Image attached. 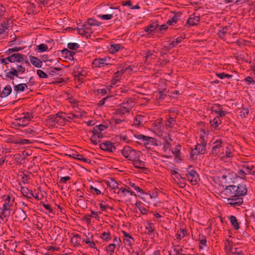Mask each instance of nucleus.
<instances>
[{"label": "nucleus", "mask_w": 255, "mask_h": 255, "mask_svg": "<svg viewBox=\"0 0 255 255\" xmlns=\"http://www.w3.org/2000/svg\"><path fill=\"white\" fill-rule=\"evenodd\" d=\"M248 191L247 185L243 183L231 185L222 191L221 196L228 206L237 208L243 204V197L247 195Z\"/></svg>", "instance_id": "f257e3e1"}, {"label": "nucleus", "mask_w": 255, "mask_h": 255, "mask_svg": "<svg viewBox=\"0 0 255 255\" xmlns=\"http://www.w3.org/2000/svg\"><path fill=\"white\" fill-rule=\"evenodd\" d=\"M6 69L4 70L5 77L3 78L2 75L0 74V77L3 79L14 80V77H18V74H24L26 71L24 67L17 63L15 64H10L9 65L6 66Z\"/></svg>", "instance_id": "f03ea898"}, {"label": "nucleus", "mask_w": 255, "mask_h": 255, "mask_svg": "<svg viewBox=\"0 0 255 255\" xmlns=\"http://www.w3.org/2000/svg\"><path fill=\"white\" fill-rule=\"evenodd\" d=\"M134 106V102L132 99L124 100L115 110V116L123 117L126 113H129Z\"/></svg>", "instance_id": "7ed1b4c3"}, {"label": "nucleus", "mask_w": 255, "mask_h": 255, "mask_svg": "<svg viewBox=\"0 0 255 255\" xmlns=\"http://www.w3.org/2000/svg\"><path fill=\"white\" fill-rule=\"evenodd\" d=\"M24 55L22 54L16 53L12 54L5 58H3V56H1L0 59V62L3 65H9V63L13 64L15 62L20 63L23 61Z\"/></svg>", "instance_id": "20e7f679"}, {"label": "nucleus", "mask_w": 255, "mask_h": 255, "mask_svg": "<svg viewBox=\"0 0 255 255\" xmlns=\"http://www.w3.org/2000/svg\"><path fill=\"white\" fill-rule=\"evenodd\" d=\"M199 141L200 143H197L195 148L192 149L190 155L193 158L194 155L204 154L206 152L207 142L205 141L203 136H200Z\"/></svg>", "instance_id": "39448f33"}, {"label": "nucleus", "mask_w": 255, "mask_h": 255, "mask_svg": "<svg viewBox=\"0 0 255 255\" xmlns=\"http://www.w3.org/2000/svg\"><path fill=\"white\" fill-rule=\"evenodd\" d=\"M121 153L126 159L131 161L139 157V151L132 149L129 146H125L121 150Z\"/></svg>", "instance_id": "423d86ee"}, {"label": "nucleus", "mask_w": 255, "mask_h": 255, "mask_svg": "<svg viewBox=\"0 0 255 255\" xmlns=\"http://www.w3.org/2000/svg\"><path fill=\"white\" fill-rule=\"evenodd\" d=\"M185 175L184 179H187L192 185L197 184L200 180L197 172L192 169L191 167L187 168Z\"/></svg>", "instance_id": "0eeeda50"}, {"label": "nucleus", "mask_w": 255, "mask_h": 255, "mask_svg": "<svg viewBox=\"0 0 255 255\" xmlns=\"http://www.w3.org/2000/svg\"><path fill=\"white\" fill-rule=\"evenodd\" d=\"M223 144V141L222 139H218L215 140L213 142V146L212 148L211 153L215 156H218L219 157V155L222 151L224 150Z\"/></svg>", "instance_id": "6e6552de"}, {"label": "nucleus", "mask_w": 255, "mask_h": 255, "mask_svg": "<svg viewBox=\"0 0 255 255\" xmlns=\"http://www.w3.org/2000/svg\"><path fill=\"white\" fill-rule=\"evenodd\" d=\"M33 118V115L32 113L24 112L22 114V117L17 119L19 122L18 123L19 128H24Z\"/></svg>", "instance_id": "1a4fd4ad"}, {"label": "nucleus", "mask_w": 255, "mask_h": 255, "mask_svg": "<svg viewBox=\"0 0 255 255\" xmlns=\"http://www.w3.org/2000/svg\"><path fill=\"white\" fill-rule=\"evenodd\" d=\"M111 61L109 57L102 58H95L92 63L93 68H100L105 67L109 64Z\"/></svg>", "instance_id": "9d476101"}, {"label": "nucleus", "mask_w": 255, "mask_h": 255, "mask_svg": "<svg viewBox=\"0 0 255 255\" xmlns=\"http://www.w3.org/2000/svg\"><path fill=\"white\" fill-rule=\"evenodd\" d=\"M13 215L15 222L19 223H22L25 221L27 217L26 214V211L22 210L21 208H19L18 209L15 210L13 212Z\"/></svg>", "instance_id": "9b49d317"}, {"label": "nucleus", "mask_w": 255, "mask_h": 255, "mask_svg": "<svg viewBox=\"0 0 255 255\" xmlns=\"http://www.w3.org/2000/svg\"><path fill=\"white\" fill-rule=\"evenodd\" d=\"M158 26V24L157 22L152 23L144 28V29L140 32L141 36H145L146 37H150V34L152 32L154 31Z\"/></svg>", "instance_id": "f8f14e48"}, {"label": "nucleus", "mask_w": 255, "mask_h": 255, "mask_svg": "<svg viewBox=\"0 0 255 255\" xmlns=\"http://www.w3.org/2000/svg\"><path fill=\"white\" fill-rule=\"evenodd\" d=\"M0 218L1 220H3L4 219L5 221H7V218L9 217L10 216L11 211L12 210V207L10 206H8L3 204L2 207L0 208Z\"/></svg>", "instance_id": "ddd939ff"}, {"label": "nucleus", "mask_w": 255, "mask_h": 255, "mask_svg": "<svg viewBox=\"0 0 255 255\" xmlns=\"http://www.w3.org/2000/svg\"><path fill=\"white\" fill-rule=\"evenodd\" d=\"M87 74V71L84 68L81 67L79 65H76L74 66L73 75L75 78L80 76L86 77Z\"/></svg>", "instance_id": "4468645a"}, {"label": "nucleus", "mask_w": 255, "mask_h": 255, "mask_svg": "<svg viewBox=\"0 0 255 255\" xmlns=\"http://www.w3.org/2000/svg\"><path fill=\"white\" fill-rule=\"evenodd\" d=\"M100 148L103 150L110 152H113L116 149V147L114 144L109 141H106L100 143Z\"/></svg>", "instance_id": "2eb2a0df"}, {"label": "nucleus", "mask_w": 255, "mask_h": 255, "mask_svg": "<svg viewBox=\"0 0 255 255\" xmlns=\"http://www.w3.org/2000/svg\"><path fill=\"white\" fill-rule=\"evenodd\" d=\"M162 136H163V145L164 151H166L167 150H170L171 145L170 141L172 140L170 137V135L169 133H165L164 135H162Z\"/></svg>", "instance_id": "dca6fc26"}, {"label": "nucleus", "mask_w": 255, "mask_h": 255, "mask_svg": "<svg viewBox=\"0 0 255 255\" xmlns=\"http://www.w3.org/2000/svg\"><path fill=\"white\" fill-rule=\"evenodd\" d=\"M2 198L4 205L13 207L15 198L12 193L9 192L6 195H4Z\"/></svg>", "instance_id": "f3484780"}, {"label": "nucleus", "mask_w": 255, "mask_h": 255, "mask_svg": "<svg viewBox=\"0 0 255 255\" xmlns=\"http://www.w3.org/2000/svg\"><path fill=\"white\" fill-rule=\"evenodd\" d=\"M122 233L124 235L123 242L124 244L126 246L131 247L134 242L133 238L129 235L128 233L124 231H123Z\"/></svg>", "instance_id": "a211bd4d"}, {"label": "nucleus", "mask_w": 255, "mask_h": 255, "mask_svg": "<svg viewBox=\"0 0 255 255\" xmlns=\"http://www.w3.org/2000/svg\"><path fill=\"white\" fill-rule=\"evenodd\" d=\"M144 117L140 115H136L133 119L132 124V126L136 128H140L143 127L144 123Z\"/></svg>", "instance_id": "6ab92c4d"}, {"label": "nucleus", "mask_w": 255, "mask_h": 255, "mask_svg": "<svg viewBox=\"0 0 255 255\" xmlns=\"http://www.w3.org/2000/svg\"><path fill=\"white\" fill-rule=\"evenodd\" d=\"M10 19L8 18H4V20L0 23V35L3 34L8 29L9 25L11 23Z\"/></svg>", "instance_id": "aec40b11"}, {"label": "nucleus", "mask_w": 255, "mask_h": 255, "mask_svg": "<svg viewBox=\"0 0 255 255\" xmlns=\"http://www.w3.org/2000/svg\"><path fill=\"white\" fill-rule=\"evenodd\" d=\"M200 20L199 15H196L195 13L191 14L190 17L188 19L187 23L191 26L197 25Z\"/></svg>", "instance_id": "412c9836"}, {"label": "nucleus", "mask_w": 255, "mask_h": 255, "mask_svg": "<svg viewBox=\"0 0 255 255\" xmlns=\"http://www.w3.org/2000/svg\"><path fill=\"white\" fill-rule=\"evenodd\" d=\"M176 123V116L174 115H169L168 118L165 121V126L166 128H171Z\"/></svg>", "instance_id": "4be33fe9"}, {"label": "nucleus", "mask_w": 255, "mask_h": 255, "mask_svg": "<svg viewBox=\"0 0 255 255\" xmlns=\"http://www.w3.org/2000/svg\"><path fill=\"white\" fill-rule=\"evenodd\" d=\"M145 140H143L142 144L147 148H150L151 145H156V140L151 137L146 136Z\"/></svg>", "instance_id": "5701e85b"}, {"label": "nucleus", "mask_w": 255, "mask_h": 255, "mask_svg": "<svg viewBox=\"0 0 255 255\" xmlns=\"http://www.w3.org/2000/svg\"><path fill=\"white\" fill-rule=\"evenodd\" d=\"M233 155V154L231 150V148L230 147H226L225 152H224V150H223L221 154L219 155V157L223 160H226L228 158L232 157Z\"/></svg>", "instance_id": "b1692460"}, {"label": "nucleus", "mask_w": 255, "mask_h": 255, "mask_svg": "<svg viewBox=\"0 0 255 255\" xmlns=\"http://www.w3.org/2000/svg\"><path fill=\"white\" fill-rule=\"evenodd\" d=\"M62 56L64 57L66 59L69 60H74V56L75 52L71 51L67 48H64L61 51Z\"/></svg>", "instance_id": "393cba45"}, {"label": "nucleus", "mask_w": 255, "mask_h": 255, "mask_svg": "<svg viewBox=\"0 0 255 255\" xmlns=\"http://www.w3.org/2000/svg\"><path fill=\"white\" fill-rule=\"evenodd\" d=\"M11 84L13 85L14 92H15L17 93L22 92L24 91L26 88H27V84L25 83L19 84L15 85L14 82L12 81Z\"/></svg>", "instance_id": "a878e982"}, {"label": "nucleus", "mask_w": 255, "mask_h": 255, "mask_svg": "<svg viewBox=\"0 0 255 255\" xmlns=\"http://www.w3.org/2000/svg\"><path fill=\"white\" fill-rule=\"evenodd\" d=\"M188 235L187 231L186 228L179 229L177 231V233L175 235L176 239L177 240L180 241L181 239L184 238L185 237Z\"/></svg>", "instance_id": "bb28decb"}, {"label": "nucleus", "mask_w": 255, "mask_h": 255, "mask_svg": "<svg viewBox=\"0 0 255 255\" xmlns=\"http://www.w3.org/2000/svg\"><path fill=\"white\" fill-rule=\"evenodd\" d=\"M12 92V88L10 85H6L0 92V99L5 98L10 94Z\"/></svg>", "instance_id": "cd10ccee"}, {"label": "nucleus", "mask_w": 255, "mask_h": 255, "mask_svg": "<svg viewBox=\"0 0 255 255\" xmlns=\"http://www.w3.org/2000/svg\"><path fill=\"white\" fill-rule=\"evenodd\" d=\"M121 12L119 6L117 7L111 6L110 7L109 14L112 15V18L117 17V18H118V17L121 15Z\"/></svg>", "instance_id": "c85d7f7f"}, {"label": "nucleus", "mask_w": 255, "mask_h": 255, "mask_svg": "<svg viewBox=\"0 0 255 255\" xmlns=\"http://www.w3.org/2000/svg\"><path fill=\"white\" fill-rule=\"evenodd\" d=\"M23 129H21L20 130L25 132V133L28 135H30V136H35L38 134V132L34 129V128L32 127H26L22 128Z\"/></svg>", "instance_id": "c756f323"}, {"label": "nucleus", "mask_w": 255, "mask_h": 255, "mask_svg": "<svg viewBox=\"0 0 255 255\" xmlns=\"http://www.w3.org/2000/svg\"><path fill=\"white\" fill-rule=\"evenodd\" d=\"M20 192L24 196L27 198L31 199L32 198V196H33L32 191L29 190L28 188L26 187H21Z\"/></svg>", "instance_id": "7c9ffc66"}, {"label": "nucleus", "mask_w": 255, "mask_h": 255, "mask_svg": "<svg viewBox=\"0 0 255 255\" xmlns=\"http://www.w3.org/2000/svg\"><path fill=\"white\" fill-rule=\"evenodd\" d=\"M31 63L37 68H40L42 66V61L37 57L30 56H29Z\"/></svg>", "instance_id": "2f4dec72"}, {"label": "nucleus", "mask_w": 255, "mask_h": 255, "mask_svg": "<svg viewBox=\"0 0 255 255\" xmlns=\"http://www.w3.org/2000/svg\"><path fill=\"white\" fill-rule=\"evenodd\" d=\"M229 220L232 226L235 230H238L240 229L239 223L235 216L231 215L229 217Z\"/></svg>", "instance_id": "473e14b6"}, {"label": "nucleus", "mask_w": 255, "mask_h": 255, "mask_svg": "<svg viewBox=\"0 0 255 255\" xmlns=\"http://www.w3.org/2000/svg\"><path fill=\"white\" fill-rule=\"evenodd\" d=\"M124 47L120 44H112L109 47V50L112 53H115L124 49Z\"/></svg>", "instance_id": "72a5a7b5"}, {"label": "nucleus", "mask_w": 255, "mask_h": 255, "mask_svg": "<svg viewBox=\"0 0 255 255\" xmlns=\"http://www.w3.org/2000/svg\"><path fill=\"white\" fill-rule=\"evenodd\" d=\"M242 167L247 174H254L255 173V167L252 165H250L248 163H246L243 165Z\"/></svg>", "instance_id": "f704fd0d"}, {"label": "nucleus", "mask_w": 255, "mask_h": 255, "mask_svg": "<svg viewBox=\"0 0 255 255\" xmlns=\"http://www.w3.org/2000/svg\"><path fill=\"white\" fill-rule=\"evenodd\" d=\"M120 191L123 194L124 196H126L127 193H129L130 195L135 196L134 192L130 190L129 187H128L127 188L121 187L120 188V190L118 192L116 191H115L114 192L115 193H117V194H120Z\"/></svg>", "instance_id": "c9c22d12"}, {"label": "nucleus", "mask_w": 255, "mask_h": 255, "mask_svg": "<svg viewBox=\"0 0 255 255\" xmlns=\"http://www.w3.org/2000/svg\"><path fill=\"white\" fill-rule=\"evenodd\" d=\"M103 137V133L96 134L92 136L91 140L93 144L97 145L100 142L101 140Z\"/></svg>", "instance_id": "e433bc0d"}, {"label": "nucleus", "mask_w": 255, "mask_h": 255, "mask_svg": "<svg viewBox=\"0 0 255 255\" xmlns=\"http://www.w3.org/2000/svg\"><path fill=\"white\" fill-rule=\"evenodd\" d=\"M107 184L108 186L112 188L114 190H120V188L118 186V183L114 178H110V179L107 182Z\"/></svg>", "instance_id": "4c0bfd02"}, {"label": "nucleus", "mask_w": 255, "mask_h": 255, "mask_svg": "<svg viewBox=\"0 0 255 255\" xmlns=\"http://www.w3.org/2000/svg\"><path fill=\"white\" fill-rule=\"evenodd\" d=\"M180 15L181 14L179 13L175 14L172 17L167 20V23L170 25H172L175 23H176Z\"/></svg>", "instance_id": "58836bf2"}, {"label": "nucleus", "mask_w": 255, "mask_h": 255, "mask_svg": "<svg viewBox=\"0 0 255 255\" xmlns=\"http://www.w3.org/2000/svg\"><path fill=\"white\" fill-rule=\"evenodd\" d=\"M133 165L136 168L143 169L144 166V162L139 159V157L135 160H132Z\"/></svg>", "instance_id": "ea45409f"}, {"label": "nucleus", "mask_w": 255, "mask_h": 255, "mask_svg": "<svg viewBox=\"0 0 255 255\" xmlns=\"http://www.w3.org/2000/svg\"><path fill=\"white\" fill-rule=\"evenodd\" d=\"M100 237L103 240L107 242H108L109 241H111L112 239V235L111 233L109 231L104 232L103 233H102L100 236Z\"/></svg>", "instance_id": "a19ab883"}, {"label": "nucleus", "mask_w": 255, "mask_h": 255, "mask_svg": "<svg viewBox=\"0 0 255 255\" xmlns=\"http://www.w3.org/2000/svg\"><path fill=\"white\" fill-rule=\"evenodd\" d=\"M116 247L115 244H110L105 247V250L110 255H113Z\"/></svg>", "instance_id": "79ce46f5"}, {"label": "nucleus", "mask_w": 255, "mask_h": 255, "mask_svg": "<svg viewBox=\"0 0 255 255\" xmlns=\"http://www.w3.org/2000/svg\"><path fill=\"white\" fill-rule=\"evenodd\" d=\"M65 121L70 122L71 120L78 119L81 116L72 113H65Z\"/></svg>", "instance_id": "37998d69"}, {"label": "nucleus", "mask_w": 255, "mask_h": 255, "mask_svg": "<svg viewBox=\"0 0 255 255\" xmlns=\"http://www.w3.org/2000/svg\"><path fill=\"white\" fill-rule=\"evenodd\" d=\"M210 123L212 127L217 128L221 123V121L219 117H216L212 120H210Z\"/></svg>", "instance_id": "c03bdc74"}, {"label": "nucleus", "mask_w": 255, "mask_h": 255, "mask_svg": "<svg viewBox=\"0 0 255 255\" xmlns=\"http://www.w3.org/2000/svg\"><path fill=\"white\" fill-rule=\"evenodd\" d=\"M128 185L129 187H131L136 190L137 192H139L140 193V194H144V191L143 190L140 188L139 187H138L137 185H136L134 183L129 182L128 183Z\"/></svg>", "instance_id": "a18cd8bd"}, {"label": "nucleus", "mask_w": 255, "mask_h": 255, "mask_svg": "<svg viewBox=\"0 0 255 255\" xmlns=\"http://www.w3.org/2000/svg\"><path fill=\"white\" fill-rule=\"evenodd\" d=\"M48 120L52 126H55V124H57L59 122V120L56 115L48 117Z\"/></svg>", "instance_id": "49530a36"}, {"label": "nucleus", "mask_w": 255, "mask_h": 255, "mask_svg": "<svg viewBox=\"0 0 255 255\" xmlns=\"http://www.w3.org/2000/svg\"><path fill=\"white\" fill-rule=\"evenodd\" d=\"M117 69L120 71L122 75H123L127 72L126 64L125 63H123L119 64Z\"/></svg>", "instance_id": "de8ad7c7"}, {"label": "nucleus", "mask_w": 255, "mask_h": 255, "mask_svg": "<svg viewBox=\"0 0 255 255\" xmlns=\"http://www.w3.org/2000/svg\"><path fill=\"white\" fill-rule=\"evenodd\" d=\"M87 22L91 26H99L101 24L100 22L98 21L97 19L94 18H90L88 19Z\"/></svg>", "instance_id": "09e8293b"}, {"label": "nucleus", "mask_w": 255, "mask_h": 255, "mask_svg": "<svg viewBox=\"0 0 255 255\" xmlns=\"http://www.w3.org/2000/svg\"><path fill=\"white\" fill-rule=\"evenodd\" d=\"M23 49V48H22L21 47H15L12 48H9L5 52V54H10L11 53L15 52H18L21 50H22Z\"/></svg>", "instance_id": "8fccbe9b"}, {"label": "nucleus", "mask_w": 255, "mask_h": 255, "mask_svg": "<svg viewBox=\"0 0 255 255\" xmlns=\"http://www.w3.org/2000/svg\"><path fill=\"white\" fill-rule=\"evenodd\" d=\"M14 160L17 164H20L23 160V156L20 154H16L13 155Z\"/></svg>", "instance_id": "3c124183"}, {"label": "nucleus", "mask_w": 255, "mask_h": 255, "mask_svg": "<svg viewBox=\"0 0 255 255\" xmlns=\"http://www.w3.org/2000/svg\"><path fill=\"white\" fill-rule=\"evenodd\" d=\"M216 76L221 79H223L226 78L230 79L233 77L232 75L226 74L224 72L216 73Z\"/></svg>", "instance_id": "603ef678"}, {"label": "nucleus", "mask_w": 255, "mask_h": 255, "mask_svg": "<svg viewBox=\"0 0 255 255\" xmlns=\"http://www.w3.org/2000/svg\"><path fill=\"white\" fill-rule=\"evenodd\" d=\"M48 46L43 43H41L37 46V50L40 52H45L48 50Z\"/></svg>", "instance_id": "864d4df0"}, {"label": "nucleus", "mask_w": 255, "mask_h": 255, "mask_svg": "<svg viewBox=\"0 0 255 255\" xmlns=\"http://www.w3.org/2000/svg\"><path fill=\"white\" fill-rule=\"evenodd\" d=\"M154 230L153 227V224L151 223H148L146 226V230H147L146 234L148 235L151 234L153 232Z\"/></svg>", "instance_id": "5fc2aeb1"}, {"label": "nucleus", "mask_w": 255, "mask_h": 255, "mask_svg": "<svg viewBox=\"0 0 255 255\" xmlns=\"http://www.w3.org/2000/svg\"><path fill=\"white\" fill-rule=\"evenodd\" d=\"M133 136L139 140V141H136L137 143H140L142 144L143 140H145V137H146V135H144L142 134L139 133H135L133 134Z\"/></svg>", "instance_id": "6e6d98bb"}, {"label": "nucleus", "mask_w": 255, "mask_h": 255, "mask_svg": "<svg viewBox=\"0 0 255 255\" xmlns=\"http://www.w3.org/2000/svg\"><path fill=\"white\" fill-rule=\"evenodd\" d=\"M180 150L181 145L180 144H178L175 146L174 150H172V153L175 157H178L180 152Z\"/></svg>", "instance_id": "4d7b16f0"}, {"label": "nucleus", "mask_w": 255, "mask_h": 255, "mask_svg": "<svg viewBox=\"0 0 255 255\" xmlns=\"http://www.w3.org/2000/svg\"><path fill=\"white\" fill-rule=\"evenodd\" d=\"M222 108L221 107V106L219 104H214L213 106H212L211 108V110L213 112L218 113L220 112L221 110H222Z\"/></svg>", "instance_id": "13d9d810"}, {"label": "nucleus", "mask_w": 255, "mask_h": 255, "mask_svg": "<svg viewBox=\"0 0 255 255\" xmlns=\"http://www.w3.org/2000/svg\"><path fill=\"white\" fill-rule=\"evenodd\" d=\"M67 47L71 50H76L80 47V45L77 43H68L67 44Z\"/></svg>", "instance_id": "bf43d9fd"}, {"label": "nucleus", "mask_w": 255, "mask_h": 255, "mask_svg": "<svg viewBox=\"0 0 255 255\" xmlns=\"http://www.w3.org/2000/svg\"><path fill=\"white\" fill-rule=\"evenodd\" d=\"M121 116H115V112L114 113V116L113 117V118L112 119V122L115 124L118 125L120 124L124 121H125L124 119H121L120 118H118L119 117H120Z\"/></svg>", "instance_id": "052dcab7"}, {"label": "nucleus", "mask_w": 255, "mask_h": 255, "mask_svg": "<svg viewBox=\"0 0 255 255\" xmlns=\"http://www.w3.org/2000/svg\"><path fill=\"white\" fill-rule=\"evenodd\" d=\"M198 240L200 242V243L201 244H202V246H203L204 247L207 246V240H206V238L205 236H204L202 235H200L199 236Z\"/></svg>", "instance_id": "680f3d73"}, {"label": "nucleus", "mask_w": 255, "mask_h": 255, "mask_svg": "<svg viewBox=\"0 0 255 255\" xmlns=\"http://www.w3.org/2000/svg\"><path fill=\"white\" fill-rule=\"evenodd\" d=\"M135 205L138 207V210L142 214L146 215L147 214V210L144 207L140 206L139 203L136 202Z\"/></svg>", "instance_id": "e2e57ef3"}, {"label": "nucleus", "mask_w": 255, "mask_h": 255, "mask_svg": "<svg viewBox=\"0 0 255 255\" xmlns=\"http://www.w3.org/2000/svg\"><path fill=\"white\" fill-rule=\"evenodd\" d=\"M249 113V110L248 108H243L240 112V116L242 118H246Z\"/></svg>", "instance_id": "0e129e2a"}, {"label": "nucleus", "mask_w": 255, "mask_h": 255, "mask_svg": "<svg viewBox=\"0 0 255 255\" xmlns=\"http://www.w3.org/2000/svg\"><path fill=\"white\" fill-rule=\"evenodd\" d=\"M71 179V178L69 176L62 177L58 181V182L60 184H66Z\"/></svg>", "instance_id": "69168bd1"}, {"label": "nucleus", "mask_w": 255, "mask_h": 255, "mask_svg": "<svg viewBox=\"0 0 255 255\" xmlns=\"http://www.w3.org/2000/svg\"><path fill=\"white\" fill-rule=\"evenodd\" d=\"M36 73L40 78H47L48 77L46 73L40 69L37 70Z\"/></svg>", "instance_id": "338daca9"}, {"label": "nucleus", "mask_w": 255, "mask_h": 255, "mask_svg": "<svg viewBox=\"0 0 255 255\" xmlns=\"http://www.w3.org/2000/svg\"><path fill=\"white\" fill-rule=\"evenodd\" d=\"M227 27H223L222 29L220 30L218 32V35L221 38H223L225 34L227 33Z\"/></svg>", "instance_id": "774afa93"}]
</instances>
